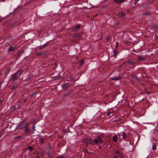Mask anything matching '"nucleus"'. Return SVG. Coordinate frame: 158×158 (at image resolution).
Wrapping results in <instances>:
<instances>
[{
	"label": "nucleus",
	"mask_w": 158,
	"mask_h": 158,
	"mask_svg": "<svg viewBox=\"0 0 158 158\" xmlns=\"http://www.w3.org/2000/svg\"><path fill=\"white\" fill-rule=\"evenodd\" d=\"M23 71L22 69L18 70L16 72L12 75L11 80L13 81L17 80L22 73Z\"/></svg>",
	"instance_id": "1"
},
{
	"label": "nucleus",
	"mask_w": 158,
	"mask_h": 158,
	"mask_svg": "<svg viewBox=\"0 0 158 158\" xmlns=\"http://www.w3.org/2000/svg\"><path fill=\"white\" fill-rule=\"evenodd\" d=\"M71 85V84L69 83L64 82L61 85V87L64 89L66 90Z\"/></svg>",
	"instance_id": "2"
},
{
	"label": "nucleus",
	"mask_w": 158,
	"mask_h": 158,
	"mask_svg": "<svg viewBox=\"0 0 158 158\" xmlns=\"http://www.w3.org/2000/svg\"><path fill=\"white\" fill-rule=\"evenodd\" d=\"M84 142L86 143V144H90L93 145L94 144V142L90 139H85L84 140Z\"/></svg>",
	"instance_id": "3"
},
{
	"label": "nucleus",
	"mask_w": 158,
	"mask_h": 158,
	"mask_svg": "<svg viewBox=\"0 0 158 158\" xmlns=\"http://www.w3.org/2000/svg\"><path fill=\"white\" fill-rule=\"evenodd\" d=\"M127 63L128 64L130 65H133L135 67V64L136 62L135 61L132 60L131 59H128L127 61Z\"/></svg>",
	"instance_id": "4"
},
{
	"label": "nucleus",
	"mask_w": 158,
	"mask_h": 158,
	"mask_svg": "<svg viewBox=\"0 0 158 158\" xmlns=\"http://www.w3.org/2000/svg\"><path fill=\"white\" fill-rule=\"evenodd\" d=\"M150 26L152 28L156 29H158V25L154 23H151Z\"/></svg>",
	"instance_id": "5"
},
{
	"label": "nucleus",
	"mask_w": 158,
	"mask_h": 158,
	"mask_svg": "<svg viewBox=\"0 0 158 158\" xmlns=\"http://www.w3.org/2000/svg\"><path fill=\"white\" fill-rule=\"evenodd\" d=\"M72 90H70L67 92L66 93L64 94L62 96L63 98H64L66 97L67 96H69L71 93Z\"/></svg>",
	"instance_id": "6"
},
{
	"label": "nucleus",
	"mask_w": 158,
	"mask_h": 158,
	"mask_svg": "<svg viewBox=\"0 0 158 158\" xmlns=\"http://www.w3.org/2000/svg\"><path fill=\"white\" fill-rule=\"evenodd\" d=\"M120 136H122V138L123 139H126V134L124 131H123L122 132V134L120 135H119V137Z\"/></svg>",
	"instance_id": "7"
},
{
	"label": "nucleus",
	"mask_w": 158,
	"mask_h": 158,
	"mask_svg": "<svg viewBox=\"0 0 158 158\" xmlns=\"http://www.w3.org/2000/svg\"><path fill=\"white\" fill-rule=\"evenodd\" d=\"M119 15L121 18L123 19H124L125 17V14L123 12H122L119 13Z\"/></svg>",
	"instance_id": "8"
},
{
	"label": "nucleus",
	"mask_w": 158,
	"mask_h": 158,
	"mask_svg": "<svg viewBox=\"0 0 158 158\" xmlns=\"http://www.w3.org/2000/svg\"><path fill=\"white\" fill-rule=\"evenodd\" d=\"M156 143H153L152 145V150L154 151L156 149Z\"/></svg>",
	"instance_id": "9"
},
{
	"label": "nucleus",
	"mask_w": 158,
	"mask_h": 158,
	"mask_svg": "<svg viewBox=\"0 0 158 158\" xmlns=\"http://www.w3.org/2000/svg\"><path fill=\"white\" fill-rule=\"evenodd\" d=\"M15 50V48L12 47L10 46L8 49L7 52H9L11 51H14Z\"/></svg>",
	"instance_id": "10"
},
{
	"label": "nucleus",
	"mask_w": 158,
	"mask_h": 158,
	"mask_svg": "<svg viewBox=\"0 0 158 158\" xmlns=\"http://www.w3.org/2000/svg\"><path fill=\"white\" fill-rule=\"evenodd\" d=\"M146 58L142 57L139 56L138 58V60L140 61H144L146 60Z\"/></svg>",
	"instance_id": "11"
},
{
	"label": "nucleus",
	"mask_w": 158,
	"mask_h": 158,
	"mask_svg": "<svg viewBox=\"0 0 158 158\" xmlns=\"http://www.w3.org/2000/svg\"><path fill=\"white\" fill-rule=\"evenodd\" d=\"M118 137L116 135H114L112 139L113 140L114 142H116L117 141V139Z\"/></svg>",
	"instance_id": "12"
},
{
	"label": "nucleus",
	"mask_w": 158,
	"mask_h": 158,
	"mask_svg": "<svg viewBox=\"0 0 158 158\" xmlns=\"http://www.w3.org/2000/svg\"><path fill=\"white\" fill-rule=\"evenodd\" d=\"M111 80H118L121 79V77H114L111 78Z\"/></svg>",
	"instance_id": "13"
},
{
	"label": "nucleus",
	"mask_w": 158,
	"mask_h": 158,
	"mask_svg": "<svg viewBox=\"0 0 158 158\" xmlns=\"http://www.w3.org/2000/svg\"><path fill=\"white\" fill-rule=\"evenodd\" d=\"M52 146L51 144H49L47 148V151H50L52 149Z\"/></svg>",
	"instance_id": "14"
},
{
	"label": "nucleus",
	"mask_w": 158,
	"mask_h": 158,
	"mask_svg": "<svg viewBox=\"0 0 158 158\" xmlns=\"http://www.w3.org/2000/svg\"><path fill=\"white\" fill-rule=\"evenodd\" d=\"M19 108V104L18 103H16L14 107L15 110H17Z\"/></svg>",
	"instance_id": "15"
},
{
	"label": "nucleus",
	"mask_w": 158,
	"mask_h": 158,
	"mask_svg": "<svg viewBox=\"0 0 158 158\" xmlns=\"http://www.w3.org/2000/svg\"><path fill=\"white\" fill-rule=\"evenodd\" d=\"M125 0H116V3L118 4H119L123 3Z\"/></svg>",
	"instance_id": "16"
},
{
	"label": "nucleus",
	"mask_w": 158,
	"mask_h": 158,
	"mask_svg": "<svg viewBox=\"0 0 158 158\" xmlns=\"http://www.w3.org/2000/svg\"><path fill=\"white\" fill-rule=\"evenodd\" d=\"M31 128L32 130V134H33L34 132L35 131V127L34 123L31 126Z\"/></svg>",
	"instance_id": "17"
},
{
	"label": "nucleus",
	"mask_w": 158,
	"mask_h": 158,
	"mask_svg": "<svg viewBox=\"0 0 158 158\" xmlns=\"http://www.w3.org/2000/svg\"><path fill=\"white\" fill-rule=\"evenodd\" d=\"M118 53L117 52V51L116 50V49H115L114 50V54L113 55V56L116 57V55L118 54Z\"/></svg>",
	"instance_id": "18"
},
{
	"label": "nucleus",
	"mask_w": 158,
	"mask_h": 158,
	"mask_svg": "<svg viewBox=\"0 0 158 158\" xmlns=\"http://www.w3.org/2000/svg\"><path fill=\"white\" fill-rule=\"evenodd\" d=\"M44 54H45V53L44 52H40L36 53V55H38V56H41V55H43Z\"/></svg>",
	"instance_id": "19"
},
{
	"label": "nucleus",
	"mask_w": 158,
	"mask_h": 158,
	"mask_svg": "<svg viewBox=\"0 0 158 158\" xmlns=\"http://www.w3.org/2000/svg\"><path fill=\"white\" fill-rule=\"evenodd\" d=\"M133 78H134V79H135L138 82H140V80L136 76H134L133 77Z\"/></svg>",
	"instance_id": "20"
},
{
	"label": "nucleus",
	"mask_w": 158,
	"mask_h": 158,
	"mask_svg": "<svg viewBox=\"0 0 158 158\" xmlns=\"http://www.w3.org/2000/svg\"><path fill=\"white\" fill-rule=\"evenodd\" d=\"M49 42H47L45 44H44L42 46H43V47L44 48L46 47H47L49 44Z\"/></svg>",
	"instance_id": "21"
},
{
	"label": "nucleus",
	"mask_w": 158,
	"mask_h": 158,
	"mask_svg": "<svg viewBox=\"0 0 158 158\" xmlns=\"http://www.w3.org/2000/svg\"><path fill=\"white\" fill-rule=\"evenodd\" d=\"M11 70V69L10 68H9L7 69L6 72L5 73V75H7L8 73L10 72Z\"/></svg>",
	"instance_id": "22"
},
{
	"label": "nucleus",
	"mask_w": 158,
	"mask_h": 158,
	"mask_svg": "<svg viewBox=\"0 0 158 158\" xmlns=\"http://www.w3.org/2000/svg\"><path fill=\"white\" fill-rule=\"evenodd\" d=\"M81 36V35L79 33H77L75 35L74 37L75 38H79Z\"/></svg>",
	"instance_id": "23"
},
{
	"label": "nucleus",
	"mask_w": 158,
	"mask_h": 158,
	"mask_svg": "<svg viewBox=\"0 0 158 158\" xmlns=\"http://www.w3.org/2000/svg\"><path fill=\"white\" fill-rule=\"evenodd\" d=\"M25 133H28L29 132L30 129V128H25Z\"/></svg>",
	"instance_id": "24"
},
{
	"label": "nucleus",
	"mask_w": 158,
	"mask_h": 158,
	"mask_svg": "<svg viewBox=\"0 0 158 158\" xmlns=\"http://www.w3.org/2000/svg\"><path fill=\"white\" fill-rule=\"evenodd\" d=\"M94 142L96 144H98L99 142L98 138H97V139H94Z\"/></svg>",
	"instance_id": "25"
},
{
	"label": "nucleus",
	"mask_w": 158,
	"mask_h": 158,
	"mask_svg": "<svg viewBox=\"0 0 158 158\" xmlns=\"http://www.w3.org/2000/svg\"><path fill=\"white\" fill-rule=\"evenodd\" d=\"M81 26V25L80 24H79L78 25L75 26V27L78 30L80 28Z\"/></svg>",
	"instance_id": "26"
},
{
	"label": "nucleus",
	"mask_w": 158,
	"mask_h": 158,
	"mask_svg": "<svg viewBox=\"0 0 158 158\" xmlns=\"http://www.w3.org/2000/svg\"><path fill=\"white\" fill-rule=\"evenodd\" d=\"M98 140V142H99L100 143H102V140L101 138V137L100 136H98L97 137Z\"/></svg>",
	"instance_id": "27"
},
{
	"label": "nucleus",
	"mask_w": 158,
	"mask_h": 158,
	"mask_svg": "<svg viewBox=\"0 0 158 158\" xmlns=\"http://www.w3.org/2000/svg\"><path fill=\"white\" fill-rule=\"evenodd\" d=\"M46 153L47 154L48 157L50 156H51L52 155L50 153V151H46Z\"/></svg>",
	"instance_id": "28"
},
{
	"label": "nucleus",
	"mask_w": 158,
	"mask_h": 158,
	"mask_svg": "<svg viewBox=\"0 0 158 158\" xmlns=\"http://www.w3.org/2000/svg\"><path fill=\"white\" fill-rule=\"evenodd\" d=\"M27 149H29L31 152H32L33 150V149L32 147L31 146L28 147L27 148Z\"/></svg>",
	"instance_id": "29"
},
{
	"label": "nucleus",
	"mask_w": 158,
	"mask_h": 158,
	"mask_svg": "<svg viewBox=\"0 0 158 158\" xmlns=\"http://www.w3.org/2000/svg\"><path fill=\"white\" fill-rule=\"evenodd\" d=\"M40 141L41 143H43L44 141V139L43 138H41L40 139Z\"/></svg>",
	"instance_id": "30"
},
{
	"label": "nucleus",
	"mask_w": 158,
	"mask_h": 158,
	"mask_svg": "<svg viewBox=\"0 0 158 158\" xmlns=\"http://www.w3.org/2000/svg\"><path fill=\"white\" fill-rule=\"evenodd\" d=\"M80 64L81 65H83L84 63V60H80Z\"/></svg>",
	"instance_id": "31"
},
{
	"label": "nucleus",
	"mask_w": 158,
	"mask_h": 158,
	"mask_svg": "<svg viewBox=\"0 0 158 158\" xmlns=\"http://www.w3.org/2000/svg\"><path fill=\"white\" fill-rule=\"evenodd\" d=\"M150 14V12H146L145 13L143 14V15H149Z\"/></svg>",
	"instance_id": "32"
},
{
	"label": "nucleus",
	"mask_w": 158,
	"mask_h": 158,
	"mask_svg": "<svg viewBox=\"0 0 158 158\" xmlns=\"http://www.w3.org/2000/svg\"><path fill=\"white\" fill-rule=\"evenodd\" d=\"M78 30L75 27L72 30V31L73 32H76Z\"/></svg>",
	"instance_id": "33"
},
{
	"label": "nucleus",
	"mask_w": 158,
	"mask_h": 158,
	"mask_svg": "<svg viewBox=\"0 0 158 158\" xmlns=\"http://www.w3.org/2000/svg\"><path fill=\"white\" fill-rule=\"evenodd\" d=\"M30 78H31L30 77H27V78H26V79H25L24 80V81L26 82L28 81L30 79Z\"/></svg>",
	"instance_id": "34"
},
{
	"label": "nucleus",
	"mask_w": 158,
	"mask_h": 158,
	"mask_svg": "<svg viewBox=\"0 0 158 158\" xmlns=\"http://www.w3.org/2000/svg\"><path fill=\"white\" fill-rule=\"evenodd\" d=\"M110 39V37L109 36H108L106 37V40L107 42H109V41Z\"/></svg>",
	"instance_id": "35"
},
{
	"label": "nucleus",
	"mask_w": 158,
	"mask_h": 158,
	"mask_svg": "<svg viewBox=\"0 0 158 158\" xmlns=\"http://www.w3.org/2000/svg\"><path fill=\"white\" fill-rule=\"evenodd\" d=\"M16 87V86L15 85H14L11 86V88L12 90H13L15 89Z\"/></svg>",
	"instance_id": "36"
},
{
	"label": "nucleus",
	"mask_w": 158,
	"mask_h": 158,
	"mask_svg": "<svg viewBox=\"0 0 158 158\" xmlns=\"http://www.w3.org/2000/svg\"><path fill=\"white\" fill-rule=\"evenodd\" d=\"M19 128L21 129H23L24 128V126H23L22 125L20 124L19 126Z\"/></svg>",
	"instance_id": "37"
},
{
	"label": "nucleus",
	"mask_w": 158,
	"mask_h": 158,
	"mask_svg": "<svg viewBox=\"0 0 158 158\" xmlns=\"http://www.w3.org/2000/svg\"><path fill=\"white\" fill-rule=\"evenodd\" d=\"M20 137L21 136H17L14 137V139H18L20 138Z\"/></svg>",
	"instance_id": "38"
},
{
	"label": "nucleus",
	"mask_w": 158,
	"mask_h": 158,
	"mask_svg": "<svg viewBox=\"0 0 158 158\" xmlns=\"http://www.w3.org/2000/svg\"><path fill=\"white\" fill-rule=\"evenodd\" d=\"M118 155L119 157L120 158L122 157L123 156V155L120 153Z\"/></svg>",
	"instance_id": "39"
},
{
	"label": "nucleus",
	"mask_w": 158,
	"mask_h": 158,
	"mask_svg": "<svg viewBox=\"0 0 158 158\" xmlns=\"http://www.w3.org/2000/svg\"><path fill=\"white\" fill-rule=\"evenodd\" d=\"M37 93V91H36V92H34V93L32 94L31 95V97H32L34 95V94H35Z\"/></svg>",
	"instance_id": "40"
},
{
	"label": "nucleus",
	"mask_w": 158,
	"mask_h": 158,
	"mask_svg": "<svg viewBox=\"0 0 158 158\" xmlns=\"http://www.w3.org/2000/svg\"><path fill=\"white\" fill-rule=\"evenodd\" d=\"M18 54L17 55V57H20V56H21V54L19 52H18Z\"/></svg>",
	"instance_id": "41"
},
{
	"label": "nucleus",
	"mask_w": 158,
	"mask_h": 158,
	"mask_svg": "<svg viewBox=\"0 0 158 158\" xmlns=\"http://www.w3.org/2000/svg\"><path fill=\"white\" fill-rule=\"evenodd\" d=\"M24 52V50H21L20 52V53L22 55V54H23Z\"/></svg>",
	"instance_id": "42"
},
{
	"label": "nucleus",
	"mask_w": 158,
	"mask_h": 158,
	"mask_svg": "<svg viewBox=\"0 0 158 158\" xmlns=\"http://www.w3.org/2000/svg\"><path fill=\"white\" fill-rule=\"evenodd\" d=\"M111 112H109V113H108L107 114V116H110V114H111Z\"/></svg>",
	"instance_id": "43"
},
{
	"label": "nucleus",
	"mask_w": 158,
	"mask_h": 158,
	"mask_svg": "<svg viewBox=\"0 0 158 158\" xmlns=\"http://www.w3.org/2000/svg\"><path fill=\"white\" fill-rule=\"evenodd\" d=\"M69 78L71 79V81H73L74 79V78L73 77H69Z\"/></svg>",
	"instance_id": "44"
},
{
	"label": "nucleus",
	"mask_w": 158,
	"mask_h": 158,
	"mask_svg": "<svg viewBox=\"0 0 158 158\" xmlns=\"http://www.w3.org/2000/svg\"><path fill=\"white\" fill-rule=\"evenodd\" d=\"M62 157H63V156L61 155L60 156H56V158H62Z\"/></svg>",
	"instance_id": "45"
},
{
	"label": "nucleus",
	"mask_w": 158,
	"mask_h": 158,
	"mask_svg": "<svg viewBox=\"0 0 158 158\" xmlns=\"http://www.w3.org/2000/svg\"><path fill=\"white\" fill-rule=\"evenodd\" d=\"M44 48L42 46H40V50H42V49H43Z\"/></svg>",
	"instance_id": "46"
},
{
	"label": "nucleus",
	"mask_w": 158,
	"mask_h": 158,
	"mask_svg": "<svg viewBox=\"0 0 158 158\" xmlns=\"http://www.w3.org/2000/svg\"><path fill=\"white\" fill-rule=\"evenodd\" d=\"M28 128V126L25 125L24 126V128Z\"/></svg>",
	"instance_id": "47"
},
{
	"label": "nucleus",
	"mask_w": 158,
	"mask_h": 158,
	"mask_svg": "<svg viewBox=\"0 0 158 158\" xmlns=\"http://www.w3.org/2000/svg\"><path fill=\"white\" fill-rule=\"evenodd\" d=\"M115 153L116 154H118L120 153V152H119L118 151H115Z\"/></svg>",
	"instance_id": "48"
},
{
	"label": "nucleus",
	"mask_w": 158,
	"mask_h": 158,
	"mask_svg": "<svg viewBox=\"0 0 158 158\" xmlns=\"http://www.w3.org/2000/svg\"><path fill=\"white\" fill-rule=\"evenodd\" d=\"M115 43H116V44L115 47L117 48L118 46V43L117 42H116Z\"/></svg>",
	"instance_id": "49"
},
{
	"label": "nucleus",
	"mask_w": 158,
	"mask_h": 158,
	"mask_svg": "<svg viewBox=\"0 0 158 158\" xmlns=\"http://www.w3.org/2000/svg\"><path fill=\"white\" fill-rule=\"evenodd\" d=\"M119 22H116V25H119Z\"/></svg>",
	"instance_id": "50"
},
{
	"label": "nucleus",
	"mask_w": 158,
	"mask_h": 158,
	"mask_svg": "<svg viewBox=\"0 0 158 158\" xmlns=\"http://www.w3.org/2000/svg\"><path fill=\"white\" fill-rule=\"evenodd\" d=\"M117 157H118V156L117 155H115L113 158H117Z\"/></svg>",
	"instance_id": "51"
},
{
	"label": "nucleus",
	"mask_w": 158,
	"mask_h": 158,
	"mask_svg": "<svg viewBox=\"0 0 158 158\" xmlns=\"http://www.w3.org/2000/svg\"><path fill=\"white\" fill-rule=\"evenodd\" d=\"M35 158H40L39 156H37L35 157Z\"/></svg>",
	"instance_id": "52"
},
{
	"label": "nucleus",
	"mask_w": 158,
	"mask_h": 158,
	"mask_svg": "<svg viewBox=\"0 0 158 158\" xmlns=\"http://www.w3.org/2000/svg\"><path fill=\"white\" fill-rule=\"evenodd\" d=\"M49 158H53L52 156L48 157Z\"/></svg>",
	"instance_id": "53"
},
{
	"label": "nucleus",
	"mask_w": 158,
	"mask_h": 158,
	"mask_svg": "<svg viewBox=\"0 0 158 158\" xmlns=\"http://www.w3.org/2000/svg\"><path fill=\"white\" fill-rule=\"evenodd\" d=\"M60 79V78L59 77H57L56 78V80H59Z\"/></svg>",
	"instance_id": "54"
},
{
	"label": "nucleus",
	"mask_w": 158,
	"mask_h": 158,
	"mask_svg": "<svg viewBox=\"0 0 158 158\" xmlns=\"http://www.w3.org/2000/svg\"><path fill=\"white\" fill-rule=\"evenodd\" d=\"M29 123H26L25 125L28 126V125L29 124Z\"/></svg>",
	"instance_id": "55"
},
{
	"label": "nucleus",
	"mask_w": 158,
	"mask_h": 158,
	"mask_svg": "<svg viewBox=\"0 0 158 158\" xmlns=\"http://www.w3.org/2000/svg\"><path fill=\"white\" fill-rule=\"evenodd\" d=\"M2 82H0V86H1L2 84Z\"/></svg>",
	"instance_id": "56"
},
{
	"label": "nucleus",
	"mask_w": 158,
	"mask_h": 158,
	"mask_svg": "<svg viewBox=\"0 0 158 158\" xmlns=\"http://www.w3.org/2000/svg\"><path fill=\"white\" fill-rule=\"evenodd\" d=\"M1 136H2L1 133H0V138L1 137Z\"/></svg>",
	"instance_id": "57"
},
{
	"label": "nucleus",
	"mask_w": 158,
	"mask_h": 158,
	"mask_svg": "<svg viewBox=\"0 0 158 158\" xmlns=\"http://www.w3.org/2000/svg\"><path fill=\"white\" fill-rule=\"evenodd\" d=\"M0 101H1V102H2V101H3V100H2V99H1V100H0Z\"/></svg>",
	"instance_id": "58"
},
{
	"label": "nucleus",
	"mask_w": 158,
	"mask_h": 158,
	"mask_svg": "<svg viewBox=\"0 0 158 158\" xmlns=\"http://www.w3.org/2000/svg\"><path fill=\"white\" fill-rule=\"evenodd\" d=\"M116 0H113V1L115 2L116 3Z\"/></svg>",
	"instance_id": "59"
},
{
	"label": "nucleus",
	"mask_w": 158,
	"mask_h": 158,
	"mask_svg": "<svg viewBox=\"0 0 158 158\" xmlns=\"http://www.w3.org/2000/svg\"><path fill=\"white\" fill-rule=\"evenodd\" d=\"M99 148L100 149H101L102 148V147H99Z\"/></svg>",
	"instance_id": "60"
},
{
	"label": "nucleus",
	"mask_w": 158,
	"mask_h": 158,
	"mask_svg": "<svg viewBox=\"0 0 158 158\" xmlns=\"http://www.w3.org/2000/svg\"><path fill=\"white\" fill-rule=\"evenodd\" d=\"M62 158H65L64 156H63V157H62Z\"/></svg>",
	"instance_id": "61"
},
{
	"label": "nucleus",
	"mask_w": 158,
	"mask_h": 158,
	"mask_svg": "<svg viewBox=\"0 0 158 158\" xmlns=\"http://www.w3.org/2000/svg\"><path fill=\"white\" fill-rule=\"evenodd\" d=\"M5 0H2V1L4 2L5 1Z\"/></svg>",
	"instance_id": "62"
},
{
	"label": "nucleus",
	"mask_w": 158,
	"mask_h": 158,
	"mask_svg": "<svg viewBox=\"0 0 158 158\" xmlns=\"http://www.w3.org/2000/svg\"><path fill=\"white\" fill-rule=\"evenodd\" d=\"M2 20V19H1V18H0V22Z\"/></svg>",
	"instance_id": "63"
},
{
	"label": "nucleus",
	"mask_w": 158,
	"mask_h": 158,
	"mask_svg": "<svg viewBox=\"0 0 158 158\" xmlns=\"http://www.w3.org/2000/svg\"><path fill=\"white\" fill-rule=\"evenodd\" d=\"M38 154H39V153L38 152H37V153H36V154L38 155Z\"/></svg>",
	"instance_id": "64"
}]
</instances>
